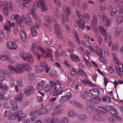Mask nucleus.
I'll list each match as a JSON object with an SVG mask.
<instances>
[{"instance_id":"46","label":"nucleus","mask_w":123,"mask_h":123,"mask_svg":"<svg viewBox=\"0 0 123 123\" xmlns=\"http://www.w3.org/2000/svg\"><path fill=\"white\" fill-rule=\"evenodd\" d=\"M98 110L102 113H106L108 111L106 109L101 106L98 107Z\"/></svg>"},{"instance_id":"24","label":"nucleus","mask_w":123,"mask_h":123,"mask_svg":"<svg viewBox=\"0 0 123 123\" xmlns=\"http://www.w3.org/2000/svg\"><path fill=\"white\" fill-rule=\"evenodd\" d=\"M45 63H41L40 65L37 67L36 68V71L37 73H41L43 71L44 69V66L43 65Z\"/></svg>"},{"instance_id":"55","label":"nucleus","mask_w":123,"mask_h":123,"mask_svg":"<svg viewBox=\"0 0 123 123\" xmlns=\"http://www.w3.org/2000/svg\"><path fill=\"white\" fill-rule=\"evenodd\" d=\"M79 118L80 119L83 121L87 118V116L84 114H81L79 116Z\"/></svg>"},{"instance_id":"2","label":"nucleus","mask_w":123,"mask_h":123,"mask_svg":"<svg viewBox=\"0 0 123 123\" xmlns=\"http://www.w3.org/2000/svg\"><path fill=\"white\" fill-rule=\"evenodd\" d=\"M99 94V91L97 89H94L90 90L88 93L89 96L94 97L91 98L89 100V101L93 104L98 103L101 100L100 97L98 96Z\"/></svg>"},{"instance_id":"61","label":"nucleus","mask_w":123,"mask_h":123,"mask_svg":"<svg viewBox=\"0 0 123 123\" xmlns=\"http://www.w3.org/2000/svg\"><path fill=\"white\" fill-rule=\"evenodd\" d=\"M112 55L114 59V63L116 64H118L120 62H119L117 58L116 57V55H115V54H113Z\"/></svg>"},{"instance_id":"5","label":"nucleus","mask_w":123,"mask_h":123,"mask_svg":"<svg viewBox=\"0 0 123 123\" xmlns=\"http://www.w3.org/2000/svg\"><path fill=\"white\" fill-rule=\"evenodd\" d=\"M39 50L42 53L41 56L44 58H47L48 57L50 58L51 61H53L54 59H53V56L51 55V51L49 49H47L44 50L40 46H38Z\"/></svg>"},{"instance_id":"51","label":"nucleus","mask_w":123,"mask_h":123,"mask_svg":"<svg viewBox=\"0 0 123 123\" xmlns=\"http://www.w3.org/2000/svg\"><path fill=\"white\" fill-rule=\"evenodd\" d=\"M117 10L116 8H115L112 9L111 11L110 14L112 16H114L117 13Z\"/></svg>"},{"instance_id":"60","label":"nucleus","mask_w":123,"mask_h":123,"mask_svg":"<svg viewBox=\"0 0 123 123\" xmlns=\"http://www.w3.org/2000/svg\"><path fill=\"white\" fill-rule=\"evenodd\" d=\"M53 123H60V119L58 117H53Z\"/></svg>"},{"instance_id":"29","label":"nucleus","mask_w":123,"mask_h":123,"mask_svg":"<svg viewBox=\"0 0 123 123\" xmlns=\"http://www.w3.org/2000/svg\"><path fill=\"white\" fill-rule=\"evenodd\" d=\"M70 57L72 60L75 62H78L80 61V59L78 56L74 54H71Z\"/></svg>"},{"instance_id":"19","label":"nucleus","mask_w":123,"mask_h":123,"mask_svg":"<svg viewBox=\"0 0 123 123\" xmlns=\"http://www.w3.org/2000/svg\"><path fill=\"white\" fill-rule=\"evenodd\" d=\"M1 74L4 77H9L12 75V74L9 71L5 69H2L1 71Z\"/></svg>"},{"instance_id":"56","label":"nucleus","mask_w":123,"mask_h":123,"mask_svg":"<svg viewBox=\"0 0 123 123\" xmlns=\"http://www.w3.org/2000/svg\"><path fill=\"white\" fill-rule=\"evenodd\" d=\"M100 56L99 59L100 61L106 64L107 63L106 60L104 59V57L102 55Z\"/></svg>"},{"instance_id":"49","label":"nucleus","mask_w":123,"mask_h":123,"mask_svg":"<svg viewBox=\"0 0 123 123\" xmlns=\"http://www.w3.org/2000/svg\"><path fill=\"white\" fill-rule=\"evenodd\" d=\"M8 67L9 70L11 72L16 73V69L14 66L11 65H9Z\"/></svg>"},{"instance_id":"43","label":"nucleus","mask_w":123,"mask_h":123,"mask_svg":"<svg viewBox=\"0 0 123 123\" xmlns=\"http://www.w3.org/2000/svg\"><path fill=\"white\" fill-rule=\"evenodd\" d=\"M10 104L14 110H17L18 105L15 102L12 101L10 102Z\"/></svg>"},{"instance_id":"4","label":"nucleus","mask_w":123,"mask_h":123,"mask_svg":"<svg viewBox=\"0 0 123 123\" xmlns=\"http://www.w3.org/2000/svg\"><path fill=\"white\" fill-rule=\"evenodd\" d=\"M0 6H3V10L4 14L7 15L8 13V11L11 12L12 11V3L10 1L9 4L7 1L4 2L3 0H0Z\"/></svg>"},{"instance_id":"27","label":"nucleus","mask_w":123,"mask_h":123,"mask_svg":"<svg viewBox=\"0 0 123 123\" xmlns=\"http://www.w3.org/2000/svg\"><path fill=\"white\" fill-rule=\"evenodd\" d=\"M63 111V109H61L55 111L52 113L51 116L53 117L57 116L61 114L62 112Z\"/></svg>"},{"instance_id":"54","label":"nucleus","mask_w":123,"mask_h":123,"mask_svg":"<svg viewBox=\"0 0 123 123\" xmlns=\"http://www.w3.org/2000/svg\"><path fill=\"white\" fill-rule=\"evenodd\" d=\"M119 47V45L118 43H114L112 47V49L115 50L118 49Z\"/></svg>"},{"instance_id":"32","label":"nucleus","mask_w":123,"mask_h":123,"mask_svg":"<svg viewBox=\"0 0 123 123\" xmlns=\"http://www.w3.org/2000/svg\"><path fill=\"white\" fill-rule=\"evenodd\" d=\"M12 108L10 107V108H7L5 110L4 116L7 117L12 112Z\"/></svg>"},{"instance_id":"33","label":"nucleus","mask_w":123,"mask_h":123,"mask_svg":"<svg viewBox=\"0 0 123 123\" xmlns=\"http://www.w3.org/2000/svg\"><path fill=\"white\" fill-rule=\"evenodd\" d=\"M10 57L9 55H0V59L3 61L8 60Z\"/></svg>"},{"instance_id":"45","label":"nucleus","mask_w":123,"mask_h":123,"mask_svg":"<svg viewBox=\"0 0 123 123\" xmlns=\"http://www.w3.org/2000/svg\"><path fill=\"white\" fill-rule=\"evenodd\" d=\"M50 83L51 86V88L52 90H55L57 88L56 83L53 81H51L50 82Z\"/></svg>"},{"instance_id":"18","label":"nucleus","mask_w":123,"mask_h":123,"mask_svg":"<svg viewBox=\"0 0 123 123\" xmlns=\"http://www.w3.org/2000/svg\"><path fill=\"white\" fill-rule=\"evenodd\" d=\"M72 95L70 92H68L65 96H61V99L63 101H66L69 100L71 98Z\"/></svg>"},{"instance_id":"58","label":"nucleus","mask_w":123,"mask_h":123,"mask_svg":"<svg viewBox=\"0 0 123 123\" xmlns=\"http://www.w3.org/2000/svg\"><path fill=\"white\" fill-rule=\"evenodd\" d=\"M43 65L44 66V69H45V71L46 73H48L49 71L50 70V67H48L47 63H45L44 64H43Z\"/></svg>"},{"instance_id":"17","label":"nucleus","mask_w":123,"mask_h":123,"mask_svg":"<svg viewBox=\"0 0 123 123\" xmlns=\"http://www.w3.org/2000/svg\"><path fill=\"white\" fill-rule=\"evenodd\" d=\"M15 66L16 69V73L21 74L24 72V70L22 68V64H16Z\"/></svg>"},{"instance_id":"52","label":"nucleus","mask_w":123,"mask_h":123,"mask_svg":"<svg viewBox=\"0 0 123 123\" xmlns=\"http://www.w3.org/2000/svg\"><path fill=\"white\" fill-rule=\"evenodd\" d=\"M95 53L98 55H102V51L101 48H98L96 49Z\"/></svg>"},{"instance_id":"30","label":"nucleus","mask_w":123,"mask_h":123,"mask_svg":"<svg viewBox=\"0 0 123 123\" xmlns=\"http://www.w3.org/2000/svg\"><path fill=\"white\" fill-rule=\"evenodd\" d=\"M73 34L76 39V41L79 44H80V42L79 36L77 34L76 31L75 30H74L73 32Z\"/></svg>"},{"instance_id":"40","label":"nucleus","mask_w":123,"mask_h":123,"mask_svg":"<svg viewBox=\"0 0 123 123\" xmlns=\"http://www.w3.org/2000/svg\"><path fill=\"white\" fill-rule=\"evenodd\" d=\"M0 88L6 91L8 90V89L6 85L5 84H3L2 82H0Z\"/></svg>"},{"instance_id":"59","label":"nucleus","mask_w":123,"mask_h":123,"mask_svg":"<svg viewBox=\"0 0 123 123\" xmlns=\"http://www.w3.org/2000/svg\"><path fill=\"white\" fill-rule=\"evenodd\" d=\"M28 78L30 80H32L35 78V75L31 73L28 76Z\"/></svg>"},{"instance_id":"9","label":"nucleus","mask_w":123,"mask_h":123,"mask_svg":"<svg viewBox=\"0 0 123 123\" xmlns=\"http://www.w3.org/2000/svg\"><path fill=\"white\" fill-rule=\"evenodd\" d=\"M15 113L17 118L18 121L19 122L21 121L26 117V114L23 113L22 111H18Z\"/></svg>"},{"instance_id":"57","label":"nucleus","mask_w":123,"mask_h":123,"mask_svg":"<svg viewBox=\"0 0 123 123\" xmlns=\"http://www.w3.org/2000/svg\"><path fill=\"white\" fill-rule=\"evenodd\" d=\"M95 108L92 105L91 106H88L86 107V110L87 111H93L94 110Z\"/></svg>"},{"instance_id":"28","label":"nucleus","mask_w":123,"mask_h":123,"mask_svg":"<svg viewBox=\"0 0 123 123\" xmlns=\"http://www.w3.org/2000/svg\"><path fill=\"white\" fill-rule=\"evenodd\" d=\"M62 104H60L58 105H56V104L55 103H53L51 104V106L53 110H57L61 107Z\"/></svg>"},{"instance_id":"62","label":"nucleus","mask_w":123,"mask_h":123,"mask_svg":"<svg viewBox=\"0 0 123 123\" xmlns=\"http://www.w3.org/2000/svg\"><path fill=\"white\" fill-rule=\"evenodd\" d=\"M111 39V35H108L105 37V40L106 43H108L110 41Z\"/></svg>"},{"instance_id":"21","label":"nucleus","mask_w":123,"mask_h":123,"mask_svg":"<svg viewBox=\"0 0 123 123\" xmlns=\"http://www.w3.org/2000/svg\"><path fill=\"white\" fill-rule=\"evenodd\" d=\"M29 14L30 15H31L32 17L35 19H37V16L34 10L32 8L29 9L28 10Z\"/></svg>"},{"instance_id":"38","label":"nucleus","mask_w":123,"mask_h":123,"mask_svg":"<svg viewBox=\"0 0 123 123\" xmlns=\"http://www.w3.org/2000/svg\"><path fill=\"white\" fill-rule=\"evenodd\" d=\"M76 115L74 111L72 110H69L68 113V116L70 118L73 117Z\"/></svg>"},{"instance_id":"3","label":"nucleus","mask_w":123,"mask_h":123,"mask_svg":"<svg viewBox=\"0 0 123 123\" xmlns=\"http://www.w3.org/2000/svg\"><path fill=\"white\" fill-rule=\"evenodd\" d=\"M76 13L78 17L80 19V20L77 21V23L80 29L83 30L85 28V22L83 19H82L81 18H82L83 17L85 18L89 19L90 18V17L89 14L86 13H84L83 16L79 11H77Z\"/></svg>"},{"instance_id":"63","label":"nucleus","mask_w":123,"mask_h":123,"mask_svg":"<svg viewBox=\"0 0 123 123\" xmlns=\"http://www.w3.org/2000/svg\"><path fill=\"white\" fill-rule=\"evenodd\" d=\"M117 64H118V66L119 70L121 72H122L123 71V65L120 62Z\"/></svg>"},{"instance_id":"41","label":"nucleus","mask_w":123,"mask_h":123,"mask_svg":"<svg viewBox=\"0 0 123 123\" xmlns=\"http://www.w3.org/2000/svg\"><path fill=\"white\" fill-rule=\"evenodd\" d=\"M78 71L80 74L82 76V77L84 78H86L87 76L85 72L84 71L81 70H78Z\"/></svg>"},{"instance_id":"12","label":"nucleus","mask_w":123,"mask_h":123,"mask_svg":"<svg viewBox=\"0 0 123 123\" xmlns=\"http://www.w3.org/2000/svg\"><path fill=\"white\" fill-rule=\"evenodd\" d=\"M55 33L57 35V37L59 39H61L62 37V35L61 33V29L58 24H55L54 26Z\"/></svg>"},{"instance_id":"25","label":"nucleus","mask_w":123,"mask_h":123,"mask_svg":"<svg viewBox=\"0 0 123 123\" xmlns=\"http://www.w3.org/2000/svg\"><path fill=\"white\" fill-rule=\"evenodd\" d=\"M33 54L35 55H37L38 53V50L36 45L34 43H33L31 48Z\"/></svg>"},{"instance_id":"14","label":"nucleus","mask_w":123,"mask_h":123,"mask_svg":"<svg viewBox=\"0 0 123 123\" xmlns=\"http://www.w3.org/2000/svg\"><path fill=\"white\" fill-rule=\"evenodd\" d=\"M92 25L94 32H96L98 31V29L97 28V16L94 15L93 16V19L91 21Z\"/></svg>"},{"instance_id":"36","label":"nucleus","mask_w":123,"mask_h":123,"mask_svg":"<svg viewBox=\"0 0 123 123\" xmlns=\"http://www.w3.org/2000/svg\"><path fill=\"white\" fill-rule=\"evenodd\" d=\"M109 112L112 115H114L117 114V111L113 107H110L109 106Z\"/></svg>"},{"instance_id":"13","label":"nucleus","mask_w":123,"mask_h":123,"mask_svg":"<svg viewBox=\"0 0 123 123\" xmlns=\"http://www.w3.org/2000/svg\"><path fill=\"white\" fill-rule=\"evenodd\" d=\"M24 93L26 96H29L32 94L34 93V88L32 86H27L25 87Z\"/></svg>"},{"instance_id":"53","label":"nucleus","mask_w":123,"mask_h":123,"mask_svg":"<svg viewBox=\"0 0 123 123\" xmlns=\"http://www.w3.org/2000/svg\"><path fill=\"white\" fill-rule=\"evenodd\" d=\"M17 118L15 113L10 115L8 117V119L9 120H14Z\"/></svg>"},{"instance_id":"1","label":"nucleus","mask_w":123,"mask_h":123,"mask_svg":"<svg viewBox=\"0 0 123 123\" xmlns=\"http://www.w3.org/2000/svg\"><path fill=\"white\" fill-rule=\"evenodd\" d=\"M11 18L12 20L16 19L17 22L19 24L21 27H23L25 24L30 25L32 23L31 18L24 15L20 16L18 14H13L11 16Z\"/></svg>"},{"instance_id":"48","label":"nucleus","mask_w":123,"mask_h":123,"mask_svg":"<svg viewBox=\"0 0 123 123\" xmlns=\"http://www.w3.org/2000/svg\"><path fill=\"white\" fill-rule=\"evenodd\" d=\"M43 89L44 91L47 92H51L52 91L51 87L49 85L46 86L44 87Z\"/></svg>"},{"instance_id":"44","label":"nucleus","mask_w":123,"mask_h":123,"mask_svg":"<svg viewBox=\"0 0 123 123\" xmlns=\"http://www.w3.org/2000/svg\"><path fill=\"white\" fill-rule=\"evenodd\" d=\"M70 74L71 76H73L75 78H78L79 76V74L75 69L71 71Z\"/></svg>"},{"instance_id":"35","label":"nucleus","mask_w":123,"mask_h":123,"mask_svg":"<svg viewBox=\"0 0 123 123\" xmlns=\"http://www.w3.org/2000/svg\"><path fill=\"white\" fill-rule=\"evenodd\" d=\"M23 96V93L22 92L20 93L16 96L15 98V100L19 102H21L22 100Z\"/></svg>"},{"instance_id":"50","label":"nucleus","mask_w":123,"mask_h":123,"mask_svg":"<svg viewBox=\"0 0 123 123\" xmlns=\"http://www.w3.org/2000/svg\"><path fill=\"white\" fill-rule=\"evenodd\" d=\"M45 20L47 22L49 23H51L53 21V20L48 16L45 17Z\"/></svg>"},{"instance_id":"7","label":"nucleus","mask_w":123,"mask_h":123,"mask_svg":"<svg viewBox=\"0 0 123 123\" xmlns=\"http://www.w3.org/2000/svg\"><path fill=\"white\" fill-rule=\"evenodd\" d=\"M23 4L20 6L21 9H23L24 7L29 8L30 6H31L33 7L34 5V2L32 0H23Z\"/></svg>"},{"instance_id":"22","label":"nucleus","mask_w":123,"mask_h":123,"mask_svg":"<svg viewBox=\"0 0 123 123\" xmlns=\"http://www.w3.org/2000/svg\"><path fill=\"white\" fill-rule=\"evenodd\" d=\"M62 20L63 24H64V22H68L69 20L68 17L66 13H64L61 15Z\"/></svg>"},{"instance_id":"20","label":"nucleus","mask_w":123,"mask_h":123,"mask_svg":"<svg viewBox=\"0 0 123 123\" xmlns=\"http://www.w3.org/2000/svg\"><path fill=\"white\" fill-rule=\"evenodd\" d=\"M20 37L21 39L23 42H27L28 41V39L25 32L22 30L20 31Z\"/></svg>"},{"instance_id":"34","label":"nucleus","mask_w":123,"mask_h":123,"mask_svg":"<svg viewBox=\"0 0 123 123\" xmlns=\"http://www.w3.org/2000/svg\"><path fill=\"white\" fill-rule=\"evenodd\" d=\"M122 31V29L121 27H118L117 28L113 34V35L115 37H117L120 34Z\"/></svg>"},{"instance_id":"39","label":"nucleus","mask_w":123,"mask_h":123,"mask_svg":"<svg viewBox=\"0 0 123 123\" xmlns=\"http://www.w3.org/2000/svg\"><path fill=\"white\" fill-rule=\"evenodd\" d=\"M99 28V30L102 35L104 36H106L107 34L104 27L102 25H100Z\"/></svg>"},{"instance_id":"31","label":"nucleus","mask_w":123,"mask_h":123,"mask_svg":"<svg viewBox=\"0 0 123 123\" xmlns=\"http://www.w3.org/2000/svg\"><path fill=\"white\" fill-rule=\"evenodd\" d=\"M23 68L25 70L27 71H31L32 70L29 64L25 63L22 64Z\"/></svg>"},{"instance_id":"42","label":"nucleus","mask_w":123,"mask_h":123,"mask_svg":"<svg viewBox=\"0 0 123 123\" xmlns=\"http://www.w3.org/2000/svg\"><path fill=\"white\" fill-rule=\"evenodd\" d=\"M123 22V16L118 17L116 20V22L117 24H120Z\"/></svg>"},{"instance_id":"6","label":"nucleus","mask_w":123,"mask_h":123,"mask_svg":"<svg viewBox=\"0 0 123 123\" xmlns=\"http://www.w3.org/2000/svg\"><path fill=\"white\" fill-rule=\"evenodd\" d=\"M21 58L25 61H27L30 64L33 63L34 59L31 55L29 54L25 53L24 52L21 51L20 53Z\"/></svg>"},{"instance_id":"11","label":"nucleus","mask_w":123,"mask_h":123,"mask_svg":"<svg viewBox=\"0 0 123 123\" xmlns=\"http://www.w3.org/2000/svg\"><path fill=\"white\" fill-rule=\"evenodd\" d=\"M61 47L62 45L60 44L56 46L55 48L56 51L55 52V54L56 57L57 59L59 58L60 56L63 55V52L61 49Z\"/></svg>"},{"instance_id":"64","label":"nucleus","mask_w":123,"mask_h":123,"mask_svg":"<svg viewBox=\"0 0 123 123\" xmlns=\"http://www.w3.org/2000/svg\"><path fill=\"white\" fill-rule=\"evenodd\" d=\"M83 58L85 61H88L89 59L88 56L86 53L83 54Z\"/></svg>"},{"instance_id":"37","label":"nucleus","mask_w":123,"mask_h":123,"mask_svg":"<svg viewBox=\"0 0 123 123\" xmlns=\"http://www.w3.org/2000/svg\"><path fill=\"white\" fill-rule=\"evenodd\" d=\"M45 84V82L44 81L42 80L41 82L37 84V88L38 89L41 90L43 88Z\"/></svg>"},{"instance_id":"10","label":"nucleus","mask_w":123,"mask_h":123,"mask_svg":"<svg viewBox=\"0 0 123 123\" xmlns=\"http://www.w3.org/2000/svg\"><path fill=\"white\" fill-rule=\"evenodd\" d=\"M38 21L39 22L33 25L32 26L31 33L33 37H35L37 36V33L35 29H32V28L37 29L38 28L40 25V22L41 20L39 18L38 19Z\"/></svg>"},{"instance_id":"26","label":"nucleus","mask_w":123,"mask_h":123,"mask_svg":"<svg viewBox=\"0 0 123 123\" xmlns=\"http://www.w3.org/2000/svg\"><path fill=\"white\" fill-rule=\"evenodd\" d=\"M93 117L94 118L100 121H103L104 119L103 117L101 116L98 114H96L94 113Z\"/></svg>"},{"instance_id":"15","label":"nucleus","mask_w":123,"mask_h":123,"mask_svg":"<svg viewBox=\"0 0 123 123\" xmlns=\"http://www.w3.org/2000/svg\"><path fill=\"white\" fill-rule=\"evenodd\" d=\"M7 46L8 49L12 50L15 49L17 47L16 44L11 41H9L7 43Z\"/></svg>"},{"instance_id":"47","label":"nucleus","mask_w":123,"mask_h":123,"mask_svg":"<svg viewBox=\"0 0 123 123\" xmlns=\"http://www.w3.org/2000/svg\"><path fill=\"white\" fill-rule=\"evenodd\" d=\"M53 118L51 117L47 118L44 120L43 123H53Z\"/></svg>"},{"instance_id":"8","label":"nucleus","mask_w":123,"mask_h":123,"mask_svg":"<svg viewBox=\"0 0 123 123\" xmlns=\"http://www.w3.org/2000/svg\"><path fill=\"white\" fill-rule=\"evenodd\" d=\"M36 2L37 6H40L42 8V11L44 12L47 11V8L46 5V2L44 0H36Z\"/></svg>"},{"instance_id":"16","label":"nucleus","mask_w":123,"mask_h":123,"mask_svg":"<svg viewBox=\"0 0 123 123\" xmlns=\"http://www.w3.org/2000/svg\"><path fill=\"white\" fill-rule=\"evenodd\" d=\"M42 111V108L39 109L37 110L33 111L31 112L30 115L31 116H37L43 114Z\"/></svg>"},{"instance_id":"23","label":"nucleus","mask_w":123,"mask_h":123,"mask_svg":"<svg viewBox=\"0 0 123 123\" xmlns=\"http://www.w3.org/2000/svg\"><path fill=\"white\" fill-rule=\"evenodd\" d=\"M83 84L84 85L87 86H94L95 85L90 82L89 80L87 79L83 80L82 81Z\"/></svg>"}]
</instances>
